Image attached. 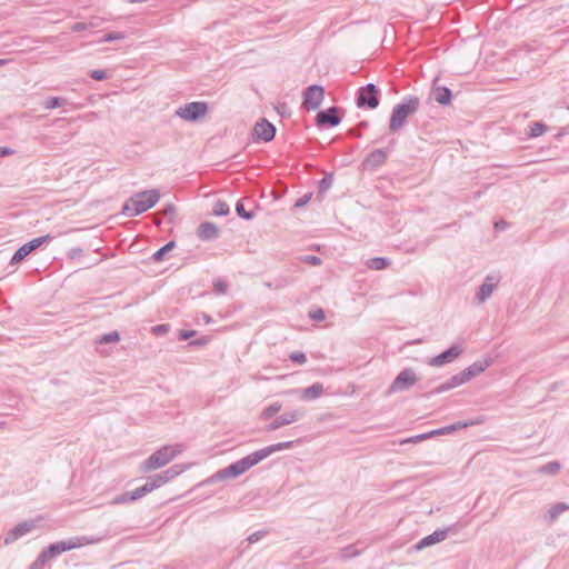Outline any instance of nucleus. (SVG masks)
I'll list each match as a JSON object with an SVG mask.
<instances>
[{
  "mask_svg": "<svg viewBox=\"0 0 569 569\" xmlns=\"http://www.w3.org/2000/svg\"><path fill=\"white\" fill-rule=\"evenodd\" d=\"M293 441H284V442H278L268 447H264L262 449H259L240 460L229 465L228 467L218 470L214 475H212L207 482L213 483L217 481H222L229 478H237L241 475H243L246 471H248L250 468L254 467L272 453L277 451H281L284 449H291L293 447Z\"/></svg>",
  "mask_w": 569,
  "mask_h": 569,
  "instance_id": "obj_1",
  "label": "nucleus"
},
{
  "mask_svg": "<svg viewBox=\"0 0 569 569\" xmlns=\"http://www.w3.org/2000/svg\"><path fill=\"white\" fill-rule=\"evenodd\" d=\"M159 199L157 189L137 192L123 203L121 212L127 217H137L154 207Z\"/></svg>",
  "mask_w": 569,
  "mask_h": 569,
  "instance_id": "obj_2",
  "label": "nucleus"
},
{
  "mask_svg": "<svg viewBox=\"0 0 569 569\" xmlns=\"http://www.w3.org/2000/svg\"><path fill=\"white\" fill-rule=\"evenodd\" d=\"M420 107V99L415 96L403 98V100L396 104L391 111L389 120L390 132H397L403 128L407 119L415 114Z\"/></svg>",
  "mask_w": 569,
  "mask_h": 569,
  "instance_id": "obj_3",
  "label": "nucleus"
},
{
  "mask_svg": "<svg viewBox=\"0 0 569 569\" xmlns=\"http://www.w3.org/2000/svg\"><path fill=\"white\" fill-rule=\"evenodd\" d=\"M182 451L181 445L163 446L154 451L147 460L140 466L141 472H150L154 469L161 468L172 461Z\"/></svg>",
  "mask_w": 569,
  "mask_h": 569,
  "instance_id": "obj_4",
  "label": "nucleus"
},
{
  "mask_svg": "<svg viewBox=\"0 0 569 569\" xmlns=\"http://www.w3.org/2000/svg\"><path fill=\"white\" fill-rule=\"evenodd\" d=\"M100 538H93V537H73L68 540H62L58 542L50 543L47 548H44L42 552V557L49 559H52L60 553L64 551H69L76 548H80L86 545L96 543L99 542Z\"/></svg>",
  "mask_w": 569,
  "mask_h": 569,
  "instance_id": "obj_5",
  "label": "nucleus"
},
{
  "mask_svg": "<svg viewBox=\"0 0 569 569\" xmlns=\"http://www.w3.org/2000/svg\"><path fill=\"white\" fill-rule=\"evenodd\" d=\"M380 103V89L368 83L360 87L356 93V104L360 109H376Z\"/></svg>",
  "mask_w": 569,
  "mask_h": 569,
  "instance_id": "obj_6",
  "label": "nucleus"
},
{
  "mask_svg": "<svg viewBox=\"0 0 569 569\" xmlns=\"http://www.w3.org/2000/svg\"><path fill=\"white\" fill-rule=\"evenodd\" d=\"M418 381L416 372L411 368L400 371L387 390V395H392L410 389Z\"/></svg>",
  "mask_w": 569,
  "mask_h": 569,
  "instance_id": "obj_7",
  "label": "nucleus"
},
{
  "mask_svg": "<svg viewBox=\"0 0 569 569\" xmlns=\"http://www.w3.org/2000/svg\"><path fill=\"white\" fill-rule=\"evenodd\" d=\"M208 112V104L203 101H193L186 103L177 109L176 114L187 121H197Z\"/></svg>",
  "mask_w": 569,
  "mask_h": 569,
  "instance_id": "obj_8",
  "label": "nucleus"
},
{
  "mask_svg": "<svg viewBox=\"0 0 569 569\" xmlns=\"http://www.w3.org/2000/svg\"><path fill=\"white\" fill-rule=\"evenodd\" d=\"M325 98V89L320 84H311L307 87L302 93V107L306 110L318 109Z\"/></svg>",
  "mask_w": 569,
  "mask_h": 569,
  "instance_id": "obj_9",
  "label": "nucleus"
},
{
  "mask_svg": "<svg viewBox=\"0 0 569 569\" xmlns=\"http://www.w3.org/2000/svg\"><path fill=\"white\" fill-rule=\"evenodd\" d=\"M52 237L50 234H46L42 237L34 238L24 244H22L12 256L10 260V264L14 266L23 261L32 251L38 249L43 243L51 240Z\"/></svg>",
  "mask_w": 569,
  "mask_h": 569,
  "instance_id": "obj_10",
  "label": "nucleus"
},
{
  "mask_svg": "<svg viewBox=\"0 0 569 569\" xmlns=\"http://www.w3.org/2000/svg\"><path fill=\"white\" fill-rule=\"evenodd\" d=\"M340 108L329 107L326 110H320L316 116V126L318 128L337 127L341 122Z\"/></svg>",
  "mask_w": 569,
  "mask_h": 569,
  "instance_id": "obj_11",
  "label": "nucleus"
},
{
  "mask_svg": "<svg viewBox=\"0 0 569 569\" xmlns=\"http://www.w3.org/2000/svg\"><path fill=\"white\" fill-rule=\"evenodd\" d=\"M276 131V127L270 121L261 118L256 122L252 136L256 141L270 142L274 139Z\"/></svg>",
  "mask_w": 569,
  "mask_h": 569,
  "instance_id": "obj_12",
  "label": "nucleus"
},
{
  "mask_svg": "<svg viewBox=\"0 0 569 569\" xmlns=\"http://www.w3.org/2000/svg\"><path fill=\"white\" fill-rule=\"evenodd\" d=\"M306 415L303 409H296L289 412H284L281 416L277 417L273 421H271L267 427L266 431H274L283 426L293 423L300 419H302Z\"/></svg>",
  "mask_w": 569,
  "mask_h": 569,
  "instance_id": "obj_13",
  "label": "nucleus"
},
{
  "mask_svg": "<svg viewBox=\"0 0 569 569\" xmlns=\"http://www.w3.org/2000/svg\"><path fill=\"white\" fill-rule=\"evenodd\" d=\"M449 532L456 533L457 529L455 526L445 528V529H438L433 531L432 533L423 537L417 545L416 549L421 550L427 547L433 546L438 542H441L448 538Z\"/></svg>",
  "mask_w": 569,
  "mask_h": 569,
  "instance_id": "obj_14",
  "label": "nucleus"
},
{
  "mask_svg": "<svg viewBox=\"0 0 569 569\" xmlns=\"http://www.w3.org/2000/svg\"><path fill=\"white\" fill-rule=\"evenodd\" d=\"M36 520H26L18 523L11 530H9L4 537L3 543L6 546L13 543L24 535L31 532L36 528Z\"/></svg>",
  "mask_w": 569,
  "mask_h": 569,
  "instance_id": "obj_15",
  "label": "nucleus"
},
{
  "mask_svg": "<svg viewBox=\"0 0 569 569\" xmlns=\"http://www.w3.org/2000/svg\"><path fill=\"white\" fill-rule=\"evenodd\" d=\"M462 351L463 349L459 345L455 343L438 356L431 358L428 363L432 367H441L446 363L452 362L462 353Z\"/></svg>",
  "mask_w": 569,
  "mask_h": 569,
  "instance_id": "obj_16",
  "label": "nucleus"
},
{
  "mask_svg": "<svg viewBox=\"0 0 569 569\" xmlns=\"http://www.w3.org/2000/svg\"><path fill=\"white\" fill-rule=\"evenodd\" d=\"M388 157V152L383 149H376L371 151L362 162L365 169L377 170L381 167Z\"/></svg>",
  "mask_w": 569,
  "mask_h": 569,
  "instance_id": "obj_17",
  "label": "nucleus"
},
{
  "mask_svg": "<svg viewBox=\"0 0 569 569\" xmlns=\"http://www.w3.org/2000/svg\"><path fill=\"white\" fill-rule=\"evenodd\" d=\"M499 279L493 276H488L485 282L479 287L478 292L476 293V300L478 303H483L493 292Z\"/></svg>",
  "mask_w": 569,
  "mask_h": 569,
  "instance_id": "obj_18",
  "label": "nucleus"
},
{
  "mask_svg": "<svg viewBox=\"0 0 569 569\" xmlns=\"http://www.w3.org/2000/svg\"><path fill=\"white\" fill-rule=\"evenodd\" d=\"M219 228L213 222H202L197 229V236L203 241L214 240L219 237Z\"/></svg>",
  "mask_w": 569,
  "mask_h": 569,
  "instance_id": "obj_19",
  "label": "nucleus"
},
{
  "mask_svg": "<svg viewBox=\"0 0 569 569\" xmlns=\"http://www.w3.org/2000/svg\"><path fill=\"white\" fill-rule=\"evenodd\" d=\"M466 379L462 375V372H459L455 376H452L448 381L439 385L438 387H436L433 390H431L428 395V397L430 395H438V393H442V392H446V391H449L462 383H466Z\"/></svg>",
  "mask_w": 569,
  "mask_h": 569,
  "instance_id": "obj_20",
  "label": "nucleus"
},
{
  "mask_svg": "<svg viewBox=\"0 0 569 569\" xmlns=\"http://www.w3.org/2000/svg\"><path fill=\"white\" fill-rule=\"evenodd\" d=\"M491 361L490 360H483V361H476L466 369H463L461 372L468 382L473 377L478 376L479 373L483 372L489 366Z\"/></svg>",
  "mask_w": 569,
  "mask_h": 569,
  "instance_id": "obj_21",
  "label": "nucleus"
},
{
  "mask_svg": "<svg viewBox=\"0 0 569 569\" xmlns=\"http://www.w3.org/2000/svg\"><path fill=\"white\" fill-rule=\"evenodd\" d=\"M432 98L441 106H447L451 102L452 92L449 88L439 86L432 88Z\"/></svg>",
  "mask_w": 569,
  "mask_h": 569,
  "instance_id": "obj_22",
  "label": "nucleus"
},
{
  "mask_svg": "<svg viewBox=\"0 0 569 569\" xmlns=\"http://www.w3.org/2000/svg\"><path fill=\"white\" fill-rule=\"evenodd\" d=\"M323 393V385L320 382H315L310 387H307L302 390L301 398L305 400H313L319 398Z\"/></svg>",
  "mask_w": 569,
  "mask_h": 569,
  "instance_id": "obj_23",
  "label": "nucleus"
},
{
  "mask_svg": "<svg viewBox=\"0 0 569 569\" xmlns=\"http://www.w3.org/2000/svg\"><path fill=\"white\" fill-rule=\"evenodd\" d=\"M390 264V261L383 257H375L368 260L367 267L372 270H383Z\"/></svg>",
  "mask_w": 569,
  "mask_h": 569,
  "instance_id": "obj_24",
  "label": "nucleus"
},
{
  "mask_svg": "<svg viewBox=\"0 0 569 569\" xmlns=\"http://www.w3.org/2000/svg\"><path fill=\"white\" fill-rule=\"evenodd\" d=\"M176 247L174 241L167 242L163 247L158 249L152 256L151 259L156 262L162 261L164 256L170 252Z\"/></svg>",
  "mask_w": 569,
  "mask_h": 569,
  "instance_id": "obj_25",
  "label": "nucleus"
},
{
  "mask_svg": "<svg viewBox=\"0 0 569 569\" xmlns=\"http://www.w3.org/2000/svg\"><path fill=\"white\" fill-rule=\"evenodd\" d=\"M68 103V100L66 98H62V97H49L48 99L44 100L43 102V108L44 109H56V108H60V107H63Z\"/></svg>",
  "mask_w": 569,
  "mask_h": 569,
  "instance_id": "obj_26",
  "label": "nucleus"
},
{
  "mask_svg": "<svg viewBox=\"0 0 569 569\" xmlns=\"http://www.w3.org/2000/svg\"><path fill=\"white\" fill-rule=\"evenodd\" d=\"M333 181L332 174H326L319 182H318V197L322 199L323 194L331 188Z\"/></svg>",
  "mask_w": 569,
  "mask_h": 569,
  "instance_id": "obj_27",
  "label": "nucleus"
},
{
  "mask_svg": "<svg viewBox=\"0 0 569 569\" xmlns=\"http://www.w3.org/2000/svg\"><path fill=\"white\" fill-rule=\"evenodd\" d=\"M183 471V469L179 465H174L170 467L169 469L160 472L162 480L164 483L176 478L178 475H180Z\"/></svg>",
  "mask_w": 569,
  "mask_h": 569,
  "instance_id": "obj_28",
  "label": "nucleus"
},
{
  "mask_svg": "<svg viewBox=\"0 0 569 569\" xmlns=\"http://www.w3.org/2000/svg\"><path fill=\"white\" fill-rule=\"evenodd\" d=\"M472 422H466V421H458L456 423H452V425H449V426H446V427H442V428H439L440 429V435L443 436V435H449V433H452L459 429H462V428H466V427H469L471 426Z\"/></svg>",
  "mask_w": 569,
  "mask_h": 569,
  "instance_id": "obj_29",
  "label": "nucleus"
},
{
  "mask_svg": "<svg viewBox=\"0 0 569 569\" xmlns=\"http://www.w3.org/2000/svg\"><path fill=\"white\" fill-rule=\"evenodd\" d=\"M281 407L282 406L280 402H273V403L269 405L261 412V418L264 420H268V419L274 417L281 410Z\"/></svg>",
  "mask_w": 569,
  "mask_h": 569,
  "instance_id": "obj_30",
  "label": "nucleus"
},
{
  "mask_svg": "<svg viewBox=\"0 0 569 569\" xmlns=\"http://www.w3.org/2000/svg\"><path fill=\"white\" fill-rule=\"evenodd\" d=\"M120 340V335L118 331H111V332H108V333H104L100 337H98L97 339V343H100V345H108V343H113V342H118Z\"/></svg>",
  "mask_w": 569,
  "mask_h": 569,
  "instance_id": "obj_31",
  "label": "nucleus"
},
{
  "mask_svg": "<svg viewBox=\"0 0 569 569\" xmlns=\"http://www.w3.org/2000/svg\"><path fill=\"white\" fill-rule=\"evenodd\" d=\"M547 130H548V127H547L545 123L539 122V121L532 122V123L530 124L529 137H531V138L540 137V136H542Z\"/></svg>",
  "mask_w": 569,
  "mask_h": 569,
  "instance_id": "obj_32",
  "label": "nucleus"
},
{
  "mask_svg": "<svg viewBox=\"0 0 569 569\" xmlns=\"http://www.w3.org/2000/svg\"><path fill=\"white\" fill-rule=\"evenodd\" d=\"M212 212L214 216H227L230 212L229 204L223 200H217L213 206Z\"/></svg>",
  "mask_w": 569,
  "mask_h": 569,
  "instance_id": "obj_33",
  "label": "nucleus"
},
{
  "mask_svg": "<svg viewBox=\"0 0 569 569\" xmlns=\"http://www.w3.org/2000/svg\"><path fill=\"white\" fill-rule=\"evenodd\" d=\"M153 483H148L147 481L143 486L136 488L134 490H132L133 499L138 500L144 497L147 493L153 491Z\"/></svg>",
  "mask_w": 569,
  "mask_h": 569,
  "instance_id": "obj_34",
  "label": "nucleus"
},
{
  "mask_svg": "<svg viewBox=\"0 0 569 569\" xmlns=\"http://www.w3.org/2000/svg\"><path fill=\"white\" fill-rule=\"evenodd\" d=\"M153 483H148L147 481L143 486L136 488L134 490H132L133 499L138 500L144 497L147 493L153 491Z\"/></svg>",
  "mask_w": 569,
  "mask_h": 569,
  "instance_id": "obj_35",
  "label": "nucleus"
},
{
  "mask_svg": "<svg viewBox=\"0 0 569 569\" xmlns=\"http://www.w3.org/2000/svg\"><path fill=\"white\" fill-rule=\"evenodd\" d=\"M569 510V505L566 502H558L556 503L550 510L549 516L551 520H556L560 513L563 511Z\"/></svg>",
  "mask_w": 569,
  "mask_h": 569,
  "instance_id": "obj_36",
  "label": "nucleus"
},
{
  "mask_svg": "<svg viewBox=\"0 0 569 569\" xmlns=\"http://www.w3.org/2000/svg\"><path fill=\"white\" fill-rule=\"evenodd\" d=\"M236 212L240 218L244 220H251L254 218V212L246 210L242 201H238L236 203Z\"/></svg>",
  "mask_w": 569,
  "mask_h": 569,
  "instance_id": "obj_37",
  "label": "nucleus"
},
{
  "mask_svg": "<svg viewBox=\"0 0 569 569\" xmlns=\"http://www.w3.org/2000/svg\"><path fill=\"white\" fill-rule=\"evenodd\" d=\"M560 470V463L558 461H550L540 468V472L555 475Z\"/></svg>",
  "mask_w": 569,
  "mask_h": 569,
  "instance_id": "obj_38",
  "label": "nucleus"
},
{
  "mask_svg": "<svg viewBox=\"0 0 569 569\" xmlns=\"http://www.w3.org/2000/svg\"><path fill=\"white\" fill-rule=\"evenodd\" d=\"M132 501H136V499H133V493L132 491H126L121 495H118L112 503L114 505H122V503H128V502H132Z\"/></svg>",
  "mask_w": 569,
  "mask_h": 569,
  "instance_id": "obj_39",
  "label": "nucleus"
},
{
  "mask_svg": "<svg viewBox=\"0 0 569 569\" xmlns=\"http://www.w3.org/2000/svg\"><path fill=\"white\" fill-rule=\"evenodd\" d=\"M121 39H124V33L123 32L112 31V32L106 33L103 39H102V41L103 42H111V41L121 40Z\"/></svg>",
  "mask_w": 569,
  "mask_h": 569,
  "instance_id": "obj_40",
  "label": "nucleus"
},
{
  "mask_svg": "<svg viewBox=\"0 0 569 569\" xmlns=\"http://www.w3.org/2000/svg\"><path fill=\"white\" fill-rule=\"evenodd\" d=\"M359 551L356 550L353 546H348L341 550V558L350 559L352 557H356Z\"/></svg>",
  "mask_w": 569,
  "mask_h": 569,
  "instance_id": "obj_41",
  "label": "nucleus"
},
{
  "mask_svg": "<svg viewBox=\"0 0 569 569\" xmlns=\"http://www.w3.org/2000/svg\"><path fill=\"white\" fill-rule=\"evenodd\" d=\"M289 359L292 362H296V363H299V365H303L307 361L306 355L303 352H300V351L292 352L289 356Z\"/></svg>",
  "mask_w": 569,
  "mask_h": 569,
  "instance_id": "obj_42",
  "label": "nucleus"
},
{
  "mask_svg": "<svg viewBox=\"0 0 569 569\" xmlns=\"http://www.w3.org/2000/svg\"><path fill=\"white\" fill-rule=\"evenodd\" d=\"M213 288L217 295H224L227 292L228 284L226 281L219 279L214 281Z\"/></svg>",
  "mask_w": 569,
  "mask_h": 569,
  "instance_id": "obj_43",
  "label": "nucleus"
},
{
  "mask_svg": "<svg viewBox=\"0 0 569 569\" xmlns=\"http://www.w3.org/2000/svg\"><path fill=\"white\" fill-rule=\"evenodd\" d=\"M90 77L96 81H102L108 78V73L106 70L97 69L90 72Z\"/></svg>",
  "mask_w": 569,
  "mask_h": 569,
  "instance_id": "obj_44",
  "label": "nucleus"
},
{
  "mask_svg": "<svg viewBox=\"0 0 569 569\" xmlns=\"http://www.w3.org/2000/svg\"><path fill=\"white\" fill-rule=\"evenodd\" d=\"M147 481H148V483H153L154 485L153 486V490L157 489V488H160L162 485H164L160 473L150 476Z\"/></svg>",
  "mask_w": 569,
  "mask_h": 569,
  "instance_id": "obj_45",
  "label": "nucleus"
},
{
  "mask_svg": "<svg viewBox=\"0 0 569 569\" xmlns=\"http://www.w3.org/2000/svg\"><path fill=\"white\" fill-rule=\"evenodd\" d=\"M48 561L47 558L42 557V552L37 557V559L29 566V569H41L46 562Z\"/></svg>",
  "mask_w": 569,
  "mask_h": 569,
  "instance_id": "obj_46",
  "label": "nucleus"
},
{
  "mask_svg": "<svg viewBox=\"0 0 569 569\" xmlns=\"http://www.w3.org/2000/svg\"><path fill=\"white\" fill-rule=\"evenodd\" d=\"M174 213H176V207L172 203H168L161 210V214L163 217H168L170 220L173 218Z\"/></svg>",
  "mask_w": 569,
  "mask_h": 569,
  "instance_id": "obj_47",
  "label": "nucleus"
},
{
  "mask_svg": "<svg viewBox=\"0 0 569 569\" xmlns=\"http://www.w3.org/2000/svg\"><path fill=\"white\" fill-rule=\"evenodd\" d=\"M312 198V193L309 192V193H306L305 196H302L301 198H299L298 200H296L293 207L295 208H302L305 207Z\"/></svg>",
  "mask_w": 569,
  "mask_h": 569,
  "instance_id": "obj_48",
  "label": "nucleus"
},
{
  "mask_svg": "<svg viewBox=\"0 0 569 569\" xmlns=\"http://www.w3.org/2000/svg\"><path fill=\"white\" fill-rule=\"evenodd\" d=\"M309 317H310L312 320H315V321H322V320L326 318V316H325V311H323L321 308H319V309H317V310H315V311H311V312L309 313Z\"/></svg>",
  "mask_w": 569,
  "mask_h": 569,
  "instance_id": "obj_49",
  "label": "nucleus"
},
{
  "mask_svg": "<svg viewBox=\"0 0 569 569\" xmlns=\"http://www.w3.org/2000/svg\"><path fill=\"white\" fill-rule=\"evenodd\" d=\"M427 439H428V436L425 432V433H420V435L410 437L407 440L402 441V443H407V442L417 443V442H420V441H423V440H427Z\"/></svg>",
  "mask_w": 569,
  "mask_h": 569,
  "instance_id": "obj_50",
  "label": "nucleus"
},
{
  "mask_svg": "<svg viewBox=\"0 0 569 569\" xmlns=\"http://www.w3.org/2000/svg\"><path fill=\"white\" fill-rule=\"evenodd\" d=\"M196 335V330H180L178 333L179 340L186 341Z\"/></svg>",
  "mask_w": 569,
  "mask_h": 569,
  "instance_id": "obj_51",
  "label": "nucleus"
},
{
  "mask_svg": "<svg viewBox=\"0 0 569 569\" xmlns=\"http://www.w3.org/2000/svg\"><path fill=\"white\" fill-rule=\"evenodd\" d=\"M169 330V325H157L152 328V331L157 336H162Z\"/></svg>",
  "mask_w": 569,
  "mask_h": 569,
  "instance_id": "obj_52",
  "label": "nucleus"
},
{
  "mask_svg": "<svg viewBox=\"0 0 569 569\" xmlns=\"http://www.w3.org/2000/svg\"><path fill=\"white\" fill-rule=\"evenodd\" d=\"M266 535V531H256L253 533H251L249 537H248V541L249 543H256L258 542L263 536Z\"/></svg>",
  "mask_w": 569,
  "mask_h": 569,
  "instance_id": "obj_53",
  "label": "nucleus"
},
{
  "mask_svg": "<svg viewBox=\"0 0 569 569\" xmlns=\"http://www.w3.org/2000/svg\"><path fill=\"white\" fill-rule=\"evenodd\" d=\"M302 260L311 266L321 264V259L317 256H305Z\"/></svg>",
  "mask_w": 569,
  "mask_h": 569,
  "instance_id": "obj_54",
  "label": "nucleus"
},
{
  "mask_svg": "<svg viewBox=\"0 0 569 569\" xmlns=\"http://www.w3.org/2000/svg\"><path fill=\"white\" fill-rule=\"evenodd\" d=\"M82 253H83L82 248H80V247L71 248L68 252V258L76 259V258L81 257Z\"/></svg>",
  "mask_w": 569,
  "mask_h": 569,
  "instance_id": "obj_55",
  "label": "nucleus"
},
{
  "mask_svg": "<svg viewBox=\"0 0 569 569\" xmlns=\"http://www.w3.org/2000/svg\"><path fill=\"white\" fill-rule=\"evenodd\" d=\"M103 22V19L102 18H99V17H92L87 23H88V29L89 28H97V27H100L101 23Z\"/></svg>",
  "mask_w": 569,
  "mask_h": 569,
  "instance_id": "obj_56",
  "label": "nucleus"
},
{
  "mask_svg": "<svg viewBox=\"0 0 569 569\" xmlns=\"http://www.w3.org/2000/svg\"><path fill=\"white\" fill-rule=\"evenodd\" d=\"M87 29H88V23L87 22H76L71 27V30L74 31V32H81V31H84Z\"/></svg>",
  "mask_w": 569,
  "mask_h": 569,
  "instance_id": "obj_57",
  "label": "nucleus"
},
{
  "mask_svg": "<svg viewBox=\"0 0 569 569\" xmlns=\"http://www.w3.org/2000/svg\"><path fill=\"white\" fill-rule=\"evenodd\" d=\"M208 338L207 337H202L200 339H197V340H193L190 342V346H204L208 343Z\"/></svg>",
  "mask_w": 569,
  "mask_h": 569,
  "instance_id": "obj_58",
  "label": "nucleus"
},
{
  "mask_svg": "<svg viewBox=\"0 0 569 569\" xmlns=\"http://www.w3.org/2000/svg\"><path fill=\"white\" fill-rule=\"evenodd\" d=\"M13 153V150L8 147H0V157H7Z\"/></svg>",
  "mask_w": 569,
  "mask_h": 569,
  "instance_id": "obj_59",
  "label": "nucleus"
},
{
  "mask_svg": "<svg viewBox=\"0 0 569 569\" xmlns=\"http://www.w3.org/2000/svg\"><path fill=\"white\" fill-rule=\"evenodd\" d=\"M426 433H427V436H428V439L433 438V437H436V436H441V435H440V429H435V430H431V431L426 432Z\"/></svg>",
  "mask_w": 569,
  "mask_h": 569,
  "instance_id": "obj_60",
  "label": "nucleus"
},
{
  "mask_svg": "<svg viewBox=\"0 0 569 569\" xmlns=\"http://www.w3.org/2000/svg\"><path fill=\"white\" fill-rule=\"evenodd\" d=\"M349 134L352 136V137H360L361 132H360L359 128H352V129L349 130Z\"/></svg>",
  "mask_w": 569,
  "mask_h": 569,
  "instance_id": "obj_61",
  "label": "nucleus"
},
{
  "mask_svg": "<svg viewBox=\"0 0 569 569\" xmlns=\"http://www.w3.org/2000/svg\"><path fill=\"white\" fill-rule=\"evenodd\" d=\"M201 316L206 323H210L212 321V319L209 315L203 312Z\"/></svg>",
  "mask_w": 569,
  "mask_h": 569,
  "instance_id": "obj_62",
  "label": "nucleus"
},
{
  "mask_svg": "<svg viewBox=\"0 0 569 569\" xmlns=\"http://www.w3.org/2000/svg\"><path fill=\"white\" fill-rule=\"evenodd\" d=\"M368 126V122L367 121H361L359 124H358V128L359 129H362V128H366Z\"/></svg>",
  "mask_w": 569,
  "mask_h": 569,
  "instance_id": "obj_63",
  "label": "nucleus"
},
{
  "mask_svg": "<svg viewBox=\"0 0 569 569\" xmlns=\"http://www.w3.org/2000/svg\"><path fill=\"white\" fill-rule=\"evenodd\" d=\"M9 60L7 59H0V67L4 66Z\"/></svg>",
  "mask_w": 569,
  "mask_h": 569,
  "instance_id": "obj_64",
  "label": "nucleus"
}]
</instances>
